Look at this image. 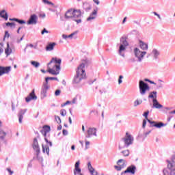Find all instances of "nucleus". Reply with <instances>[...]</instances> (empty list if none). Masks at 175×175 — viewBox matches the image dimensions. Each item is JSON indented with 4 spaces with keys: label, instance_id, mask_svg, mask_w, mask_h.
Returning a JSON list of instances; mask_svg holds the SVG:
<instances>
[{
    "label": "nucleus",
    "instance_id": "obj_46",
    "mask_svg": "<svg viewBox=\"0 0 175 175\" xmlns=\"http://www.w3.org/2000/svg\"><path fill=\"white\" fill-rule=\"evenodd\" d=\"M25 36V34H23L20 39H18L16 40V43H18V44L21 43L22 40H24Z\"/></svg>",
    "mask_w": 175,
    "mask_h": 175
},
{
    "label": "nucleus",
    "instance_id": "obj_34",
    "mask_svg": "<svg viewBox=\"0 0 175 175\" xmlns=\"http://www.w3.org/2000/svg\"><path fill=\"white\" fill-rule=\"evenodd\" d=\"M6 27H10V28H16V23L14 22L5 23Z\"/></svg>",
    "mask_w": 175,
    "mask_h": 175
},
{
    "label": "nucleus",
    "instance_id": "obj_4",
    "mask_svg": "<svg viewBox=\"0 0 175 175\" xmlns=\"http://www.w3.org/2000/svg\"><path fill=\"white\" fill-rule=\"evenodd\" d=\"M133 140H135L133 136L129 134V133L126 132L124 137L121 139V142H123L124 145L123 146L119 145V150H122V148H128L129 146L133 144Z\"/></svg>",
    "mask_w": 175,
    "mask_h": 175
},
{
    "label": "nucleus",
    "instance_id": "obj_22",
    "mask_svg": "<svg viewBox=\"0 0 175 175\" xmlns=\"http://www.w3.org/2000/svg\"><path fill=\"white\" fill-rule=\"evenodd\" d=\"M0 17L1 18H3L5 21H8V19L9 18V14H8V12H6L5 10H2L0 11Z\"/></svg>",
    "mask_w": 175,
    "mask_h": 175
},
{
    "label": "nucleus",
    "instance_id": "obj_9",
    "mask_svg": "<svg viewBox=\"0 0 175 175\" xmlns=\"http://www.w3.org/2000/svg\"><path fill=\"white\" fill-rule=\"evenodd\" d=\"M146 51H142L137 47H135L134 49V55L135 58H137L138 62H142V61H143V59L144 58V55H146Z\"/></svg>",
    "mask_w": 175,
    "mask_h": 175
},
{
    "label": "nucleus",
    "instance_id": "obj_64",
    "mask_svg": "<svg viewBox=\"0 0 175 175\" xmlns=\"http://www.w3.org/2000/svg\"><path fill=\"white\" fill-rule=\"evenodd\" d=\"M150 132H151V130H150V131H148V132L144 133L145 137H144V139H145V137H146V136H148V134H149Z\"/></svg>",
    "mask_w": 175,
    "mask_h": 175
},
{
    "label": "nucleus",
    "instance_id": "obj_18",
    "mask_svg": "<svg viewBox=\"0 0 175 175\" xmlns=\"http://www.w3.org/2000/svg\"><path fill=\"white\" fill-rule=\"evenodd\" d=\"M28 109H21L18 112V122L19 124H23V118H24V114L27 113V111Z\"/></svg>",
    "mask_w": 175,
    "mask_h": 175
},
{
    "label": "nucleus",
    "instance_id": "obj_52",
    "mask_svg": "<svg viewBox=\"0 0 175 175\" xmlns=\"http://www.w3.org/2000/svg\"><path fill=\"white\" fill-rule=\"evenodd\" d=\"M92 113L94 114V116H96V117H98V115L99 114L98 111H95V110L90 111V114H92Z\"/></svg>",
    "mask_w": 175,
    "mask_h": 175
},
{
    "label": "nucleus",
    "instance_id": "obj_14",
    "mask_svg": "<svg viewBox=\"0 0 175 175\" xmlns=\"http://www.w3.org/2000/svg\"><path fill=\"white\" fill-rule=\"evenodd\" d=\"M64 18L66 20H69V18H72L73 20L74 18H76V14L73 13V9H69L66 12Z\"/></svg>",
    "mask_w": 175,
    "mask_h": 175
},
{
    "label": "nucleus",
    "instance_id": "obj_3",
    "mask_svg": "<svg viewBox=\"0 0 175 175\" xmlns=\"http://www.w3.org/2000/svg\"><path fill=\"white\" fill-rule=\"evenodd\" d=\"M32 148L36 152V157H33V161L37 159L39 162H43V157H40V146H39V142L36 138H33L32 143Z\"/></svg>",
    "mask_w": 175,
    "mask_h": 175
},
{
    "label": "nucleus",
    "instance_id": "obj_36",
    "mask_svg": "<svg viewBox=\"0 0 175 175\" xmlns=\"http://www.w3.org/2000/svg\"><path fill=\"white\" fill-rule=\"evenodd\" d=\"M42 130L45 131L46 133H49V132H50V131H51V127H50V126H49V125H44L42 127Z\"/></svg>",
    "mask_w": 175,
    "mask_h": 175
},
{
    "label": "nucleus",
    "instance_id": "obj_30",
    "mask_svg": "<svg viewBox=\"0 0 175 175\" xmlns=\"http://www.w3.org/2000/svg\"><path fill=\"white\" fill-rule=\"evenodd\" d=\"M50 80H55L56 81H59L57 77H46L44 83L49 85V81H50Z\"/></svg>",
    "mask_w": 175,
    "mask_h": 175
},
{
    "label": "nucleus",
    "instance_id": "obj_21",
    "mask_svg": "<svg viewBox=\"0 0 175 175\" xmlns=\"http://www.w3.org/2000/svg\"><path fill=\"white\" fill-rule=\"evenodd\" d=\"M57 45L55 42H49L45 47L46 51H53L54 50V47Z\"/></svg>",
    "mask_w": 175,
    "mask_h": 175
},
{
    "label": "nucleus",
    "instance_id": "obj_16",
    "mask_svg": "<svg viewBox=\"0 0 175 175\" xmlns=\"http://www.w3.org/2000/svg\"><path fill=\"white\" fill-rule=\"evenodd\" d=\"M12 69L11 66H0V76H3V75H6L7 73H9Z\"/></svg>",
    "mask_w": 175,
    "mask_h": 175
},
{
    "label": "nucleus",
    "instance_id": "obj_24",
    "mask_svg": "<svg viewBox=\"0 0 175 175\" xmlns=\"http://www.w3.org/2000/svg\"><path fill=\"white\" fill-rule=\"evenodd\" d=\"M139 47L142 50H148V44H146L142 40H139Z\"/></svg>",
    "mask_w": 175,
    "mask_h": 175
},
{
    "label": "nucleus",
    "instance_id": "obj_26",
    "mask_svg": "<svg viewBox=\"0 0 175 175\" xmlns=\"http://www.w3.org/2000/svg\"><path fill=\"white\" fill-rule=\"evenodd\" d=\"M83 8L84 10H85V12H88L92 9L91 4H90V3L85 2L83 4Z\"/></svg>",
    "mask_w": 175,
    "mask_h": 175
},
{
    "label": "nucleus",
    "instance_id": "obj_35",
    "mask_svg": "<svg viewBox=\"0 0 175 175\" xmlns=\"http://www.w3.org/2000/svg\"><path fill=\"white\" fill-rule=\"evenodd\" d=\"M31 64L34 66V68H39L40 66V63L36 61H31Z\"/></svg>",
    "mask_w": 175,
    "mask_h": 175
},
{
    "label": "nucleus",
    "instance_id": "obj_2",
    "mask_svg": "<svg viewBox=\"0 0 175 175\" xmlns=\"http://www.w3.org/2000/svg\"><path fill=\"white\" fill-rule=\"evenodd\" d=\"M148 114H150V111L147 110L146 111L144 112L143 116L145 118V120L148 121V122L150 124V128H157L158 129H161V128H163V126H166L167 123H163L162 122H155L150 120L148 119Z\"/></svg>",
    "mask_w": 175,
    "mask_h": 175
},
{
    "label": "nucleus",
    "instance_id": "obj_63",
    "mask_svg": "<svg viewBox=\"0 0 175 175\" xmlns=\"http://www.w3.org/2000/svg\"><path fill=\"white\" fill-rule=\"evenodd\" d=\"M36 135H37L36 137H34V139H36L38 140V139H40V135L39 134V133L37 131L35 133Z\"/></svg>",
    "mask_w": 175,
    "mask_h": 175
},
{
    "label": "nucleus",
    "instance_id": "obj_6",
    "mask_svg": "<svg viewBox=\"0 0 175 175\" xmlns=\"http://www.w3.org/2000/svg\"><path fill=\"white\" fill-rule=\"evenodd\" d=\"M139 93L141 95H146L147 92L150 91V85L148 83L143 80H140L139 82Z\"/></svg>",
    "mask_w": 175,
    "mask_h": 175
},
{
    "label": "nucleus",
    "instance_id": "obj_5",
    "mask_svg": "<svg viewBox=\"0 0 175 175\" xmlns=\"http://www.w3.org/2000/svg\"><path fill=\"white\" fill-rule=\"evenodd\" d=\"M126 39H128V37L126 36H122L120 38L121 44L119 46L118 54L123 57H125V53H124V51H125V50H126V47L129 46V43L128 42Z\"/></svg>",
    "mask_w": 175,
    "mask_h": 175
},
{
    "label": "nucleus",
    "instance_id": "obj_53",
    "mask_svg": "<svg viewBox=\"0 0 175 175\" xmlns=\"http://www.w3.org/2000/svg\"><path fill=\"white\" fill-rule=\"evenodd\" d=\"M146 125H147V120L144 119L142 122V128L144 129L146 128Z\"/></svg>",
    "mask_w": 175,
    "mask_h": 175
},
{
    "label": "nucleus",
    "instance_id": "obj_29",
    "mask_svg": "<svg viewBox=\"0 0 175 175\" xmlns=\"http://www.w3.org/2000/svg\"><path fill=\"white\" fill-rule=\"evenodd\" d=\"M12 48H10V45L9 44V42L7 43V47L5 49V54L8 56L12 54Z\"/></svg>",
    "mask_w": 175,
    "mask_h": 175
},
{
    "label": "nucleus",
    "instance_id": "obj_19",
    "mask_svg": "<svg viewBox=\"0 0 175 175\" xmlns=\"http://www.w3.org/2000/svg\"><path fill=\"white\" fill-rule=\"evenodd\" d=\"M98 14V8L94 9L93 12L90 14V16L88 17L87 21H91V20H95L96 18V15Z\"/></svg>",
    "mask_w": 175,
    "mask_h": 175
},
{
    "label": "nucleus",
    "instance_id": "obj_11",
    "mask_svg": "<svg viewBox=\"0 0 175 175\" xmlns=\"http://www.w3.org/2000/svg\"><path fill=\"white\" fill-rule=\"evenodd\" d=\"M38 15L33 14L30 15L28 21H27V25H36L38 24Z\"/></svg>",
    "mask_w": 175,
    "mask_h": 175
},
{
    "label": "nucleus",
    "instance_id": "obj_25",
    "mask_svg": "<svg viewBox=\"0 0 175 175\" xmlns=\"http://www.w3.org/2000/svg\"><path fill=\"white\" fill-rule=\"evenodd\" d=\"M127 170H129L130 174H135V173H136V165H129V167H127Z\"/></svg>",
    "mask_w": 175,
    "mask_h": 175
},
{
    "label": "nucleus",
    "instance_id": "obj_39",
    "mask_svg": "<svg viewBox=\"0 0 175 175\" xmlns=\"http://www.w3.org/2000/svg\"><path fill=\"white\" fill-rule=\"evenodd\" d=\"M163 175H170V169L169 167L165 168L163 170Z\"/></svg>",
    "mask_w": 175,
    "mask_h": 175
},
{
    "label": "nucleus",
    "instance_id": "obj_48",
    "mask_svg": "<svg viewBox=\"0 0 175 175\" xmlns=\"http://www.w3.org/2000/svg\"><path fill=\"white\" fill-rule=\"evenodd\" d=\"M124 79V76L120 75L118 78V84L122 83V79Z\"/></svg>",
    "mask_w": 175,
    "mask_h": 175
},
{
    "label": "nucleus",
    "instance_id": "obj_12",
    "mask_svg": "<svg viewBox=\"0 0 175 175\" xmlns=\"http://www.w3.org/2000/svg\"><path fill=\"white\" fill-rule=\"evenodd\" d=\"M117 165H115L114 169L117 170L118 172H121L124 167H126V164H125V160L120 159L117 161Z\"/></svg>",
    "mask_w": 175,
    "mask_h": 175
},
{
    "label": "nucleus",
    "instance_id": "obj_60",
    "mask_svg": "<svg viewBox=\"0 0 175 175\" xmlns=\"http://www.w3.org/2000/svg\"><path fill=\"white\" fill-rule=\"evenodd\" d=\"M126 173H129V170H128V168H126V170H125L124 171L121 172V175H125L126 174Z\"/></svg>",
    "mask_w": 175,
    "mask_h": 175
},
{
    "label": "nucleus",
    "instance_id": "obj_51",
    "mask_svg": "<svg viewBox=\"0 0 175 175\" xmlns=\"http://www.w3.org/2000/svg\"><path fill=\"white\" fill-rule=\"evenodd\" d=\"M68 105H70V101L67 100L66 103L61 105V107H64V106H68Z\"/></svg>",
    "mask_w": 175,
    "mask_h": 175
},
{
    "label": "nucleus",
    "instance_id": "obj_43",
    "mask_svg": "<svg viewBox=\"0 0 175 175\" xmlns=\"http://www.w3.org/2000/svg\"><path fill=\"white\" fill-rule=\"evenodd\" d=\"M77 33H79V31H74L73 33H72L71 34H69L68 36V38H73V36H75V35H77Z\"/></svg>",
    "mask_w": 175,
    "mask_h": 175
},
{
    "label": "nucleus",
    "instance_id": "obj_58",
    "mask_svg": "<svg viewBox=\"0 0 175 175\" xmlns=\"http://www.w3.org/2000/svg\"><path fill=\"white\" fill-rule=\"evenodd\" d=\"M131 33L132 35H137V33H139V31H138L137 30H136V29H134V30H133V31L131 32Z\"/></svg>",
    "mask_w": 175,
    "mask_h": 175
},
{
    "label": "nucleus",
    "instance_id": "obj_44",
    "mask_svg": "<svg viewBox=\"0 0 175 175\" xmlns=\"http://www.w3.org/2000/svg\"><path fill=\"white\" fill-rule=\"evenodd\" d=\"M89 172L90 173V174H92L94 173V172H95V168H94V167H89L88 168Z\"/></svg>",
    "mask_w": 175,
    "mask_h": 175
},
{
    "label": "nucleus",
    "instance_id": "obj_62",
    "mask_svg": "<svg viewBox=\"0 0 175 175\" xmlns=\"http://www.w3.org/2000/svg\"><path fill=\"white\" fill-rule=\"evenodd\" d=\"M7 171L8 172L10 175H12L14 173V172L10 168H7Z\"/></svg>",
    "mask_w": 175,
    "mask_h": 175
},
{
    "label": "nucleus",
    "instance_id": "obj_56",
    "mask_svg": "<svg viewBox=\"0 0 175 175\" xmlns=\"http://www.w3.org/2000/svg\"><path fill=\"white\" fill-rule=\"evenodd\" d=\"M72 21H75L77 24H80V23H81V19H76V18H74Z\"/></svg>",
    "mask_w": 175,
    "mask_h": 175
},
{
    "label": "nucleus",
    "instance_id": "obj_61",
    "mask_svg": "<svg viewBox=\"0 0 175 175\" xmlns=\"http://www.w3.org/2000/svg\"><path fill=\"white\" fill-rule=\"evenodd\" d=\"M95 81H96V79H94L93 81L92 80H90L88 81V84H90V85H91L92 84H94V83H95Z\"/></svg>",
    "mask_w": 175,
    "mask_h": 175
},
{
    "label": "nucleus",
    "instance_id": "obj_54",
    "mask_svg": "<svg viewBox=\"0 0 175 175\" xmlns=\"http://www.w3.org/2000/svg\"><path fill=\"white\" fill-rule=\"evenodd\" d=\"M145 81H148V83H150V84H154V85H157V83L154 82V81H151L148 79H145Z\"/></svg>",
    "mask_w": 175,
    "mask_h": 175
},
{
    "label": "nucleus",
    "instance_id": "obj_37",
    "mask_svg": "<svg viewBox=\"0 0 175 175\" xmlns=\"http://www.w3.org/2000/svg\"><path fill=\"white\" fill-rule=\"evenodd\" d=\"M81 174V168H75L74 175Z\"/></svg>",
    "mask_w": 175,
    "mask_h": 175
},
{
    "label": "nucleus",
    "instance_id": "obj_42",
    "mask_svg": "<svg viewBox=\"0 0 175 175\" xmlns=\"http://www.w3.org/2000/svg\"><path fill=\"white\" fill-rule=\"evenodd\" d=\"M55 121H56L58 124H61L62 120H61V118H59V116L55 115Z\"/></svg>",
    "mask_w": 175,
    "mask_h": 175
},
{
    "label": "nucleus",
    "instance_id": "obj_33",
    "mask_svg": "<svg viewBox=\"0 0 175 175\" xmlns=\"http://www.w3.org/2000/svg\"><path fill=\"white\" fill-rule=\"evenodd\" d=\"M5 137H6V132L3 131V130L0 129V139H1V140H5Z\"/></svg>",
    "mask_w": 175,
    "mask_h": 175
},
{
    "label": "nucleus",
    "instance_id": "obj_7",
    "mask_svg": "<svg viewBox=\"0 0 175 175\" xmlns=\"http://www.w3.org/2000/svg\"><path fill=\"white\" fill-rule=\"evenodd\" d=\"M44 140L46 143V145L42 144V152L43 154H46L49 157L50 155V147H53V142L49 140L47 137H44Z\"/></svg>",
    "mask_w": 175,
    "mask_h": 175
},
{
    "label": "nucleus",
    "instance_id": "obj_1",
    "mask_svg": "<svg viewBox=\"0 0 175 175\" xmlns=\"http://www.w3.org/2000/svg\"><path fill=\"white\" fill-rule=\"evenodd\" d=\"M90 62L88 59H85L78 66L76 75L72 79V84H79L80 81L85 79V70H84V68L88 66Z\"/></svg>",
    "mask_w": 175,
    "mask_h": 175
},
{
    "label": "nucleus",
    "instance_id": "obj_38",
    "mask_svg": "<svg viewBox=\"0 0 175 175\" xmlns=\"http://www.w3.org/2000/svg\"><path fill=\"white\" fill-rule=\"evenodd\" d=\"M142 103H143V100H138V99H137V100L134 102V107H136L137 106H139V105H142Z\"/></svg>",
    "mask_w": 175,
    "mask_h": 175
},
{
    "label": "nucleus",
    "instance_id": "obj_31",
    "mask_svg": "<svg viewBox=\"0 0 175 175\" xmlns=\"http://www.w3.org/2000/svg\"><path fill=\"white\" fill-rule=\"evenodd\" d=\"M47 72L50 73V75H53V76H57V75H59V70L58 71H55L54 69L53 68H49L47 70Z\"/></svg>",
    "mask_w": 175,
    "mask_h": 175
},
{
    "label": "nucleus",
    "instance_id": "obj_23",
    "mask_svg": "<svg viewBox=\"0 0 175 175\" xmlns=\"http://www.w3.org/2000/svg\"><path fill=\"white\" fill-rule=\"evenodd\" d=\"M10 21H15L16 23H18V24H20L21 25H23V24H26L27 21L23 20V19H18L17 18H10Z\"/></svg>",
    "mask_w": 175,
    "mask_h": 175
},
{
    "label": "nucleus",
    "instance_id": "obj_8",
    "mask_svg": "<svg viewBox=\"0 0 175 175\" xmlns=\"http://www.w3.org/2000/svg\"><path fill=\"white\" fill-rule=\"evenodd\" d=\"M55 64L54 67L55 68L57 72L61 70V64H62V59L57 57H52L51 61L47 64V66H50L52 64Z\"/></svg>",
    "mask_w": 175,
    "mask_h": 175
},
{
    "label": "nucleus",
    "instance_id": "obj_28",
    "mask_svg": "<svg viewBox=\"0 0 175 175\" xmlns=\"http://www.w3.org/2000/svg\"><path fill=\"white\" fill-rule=\"evenodd\" d=\"M158 92L157 91L150 92L148 96V99H157V95Z\"/></svg>",
    "mask_w": 175,
    "mask_h": 175
},
{
    "label": "nucleus",
    "instance_id": "obj_10",
    "mask_svg": "<svg viewBox=\"0 0 175 175\" xmlns=\"http://www.w3.org/2000/svg\"><path fill=\"white\" fill-rule=\"evenodd\" d=\"M49 90H50V85L44 82L40 92L41 99H44V98L47 96V91H49Z\"/></svg>",
    "mask_w": 175,
    "mask_h": 175
},
{
    "label": "nucleus",
    "instance_id": "obj_27",
    "mask_svg": "<svg viewBox=\"0 0 175 175\" xmlns=\"http://www.w3.org/2000/svg\"><path fill=\"white\" fill-rule=\"evenodd\" d=\"M152 54L153 55V58L154 59H158V57L161 55V52H159L157 49H154L152 51Z\"/></svg>",
    "mask_w": 175,
    "mask_h": 175
},
{
    "label": "nucleus",
    "instance_id": "obj_40",
    "mask_svg": "<svg viewBox=\"0 0 175 175\" xmlns=\"http://www.w3.org/2000/svg\"><path fill=\"white\" fill-rule=\"evenodd\" d=\"M121 154H122L123 157H129V150H122Z\"/></svg>",
    "mask_w": 175,
    "mask_h": 175
},
{
    "label": "nucleus",
    "instance_id": "obj_20",
    "mask_svg": "<svg viewBox=\"0 0 175 175\" xmlns=\"http://www.w3.org/2000/svg\"><path fill=\"white\" fill-rule=\"evenodd\" d=\"M153 105L152 106V109H162L163 107V105H162L159 102H158V100L157 98H154L152 100Z\"/></svg>",
    "mask_w": 175,
    "mask_h": 175
},
{
    "label": "nucleus",
    "instance_id": "obj_47",
    "mask_svg": "<svg viewBox=\"0 0 175 175\" xmlns=\"http://www.w3.org/2000/svg\"><path fill=\"white\" fill-rule=\"evenodd\" d=\"M80 168V161L78 160L75 164V169Z\"/></svg>",
    "mask_w": 175,
    "mask_h": 175
},
{
    "label": "nucleus",
    "instance_id": "obj_57",
    "mask_svg": "<svg viewBox=\"0 0 175 175\" xmlns=\"http://www.w3.org/2000/svg\"><path fill=\"white\" fill-rule=\"evenodd\" d=\"M170 170V175H175V168H172Z\"/></svg>",
    "mask_w": 175,
    "mask_h": 175
},
{
    "label": "nucleus",
    "instance_id": "obj_59",
    "mask_svg": "<svg viewBox=\"0 0 175 175\" xmlns=\"http://www.w3.org/2000/svg\"><path fill=\"white\" fill-rule=\"evenodd\" d=\"M153 14H154V16H157V17H158L159 20L162 19V18H161V15H159V14H157V12H153Z\"/></svg>",
    "mask_w": 175,
    "mask_h": 175
},
{
    "label": "nucleus",
    "instance_id": "obj_55",
    "mask_svg": "<svg viewBox=\"0 0 175 175\" xmlns=\"http://www.w3.org/2000/svg\"><path fill=\"white\" fill-rule=\"evenodd\" d=\"M68 133H69L67 131L66 129H63L62 134H63L64 136H68Z\"/></svg>",
    "mask_w": 175,
    "mask_h": 175
},
{
    "label": "nucleus",
    "instance_id": "obj_45",
    "mask_svg": "<svg viewBox=\"0 0 175 175\" xmlns=\"http://www.w3.org/2000/svg\"><path fill=\"white\" fill-rule=\"evenodd\" d=\"M60 114L62 117H65V116H66V110L65 109H62L60 111Z\"/></svg>",
    "mask_w": 175,
    "mask_h": 175
},
{
    "label": "nucleus",
    "instance_id": "obj_17",
    "mask_svg": "<svg viewBox=\"0 0 175 175\" xmlns=\"http://www.w3.org/2000/svg\"><path fill=\"white\" fill-rule=\"evenodd\" d=\"M167 163L168 169H175V155L172 157L171 161L167 160Z\"/></svg>",
    "mask_w": 175,
    "mask_h": 175
},
{
    "label": "nucleus",
    "instance_id": "obj_15",
    "mask_svg": "<svg viewBox=\"0 0 175 175\" xmlns=\"http://www.w3.org/2000/svg\"><path fill=\"white\" fill-rule=\"evenodd\" d=\"M96 131V128L90 127L88 130V133L85 135L86 139H90L92 136H98Z\"/></svg>",
    "mask_w": 175,
    "mask_h": 175
},
{
    "label": "nucleus",
    "instance_id": "obj_50",
    "mask_svg": "<svg viewBox=\"0 0 175 175\" xmlns=\"http://www.w3.org/2000/svg\"><path fill=\"white\" fill-rule=\"evenodd\" d=\"M49 31L47 30V29L44 28L42 31H41V35H44V33H49Z\"/></svg>",
    "mask_w": 175,
    "mask_h": 175
},
{
    "label": "nucleus",
    "instance_id": "obj_49",
    "mask_svg": "<svg viewBox=\"0 0 175 175\" xmlns=\"http://www.w3.org/2000/svg\"><path fill=\"white\" fill-rule=\"evenodd\" d=\"M55 96H59L61 95V90H56L55 91Z\"/></svg>",
    "mask_w": 175,
    "mask_h": 175
},
{
    "label": "nucleus",
    "instance_id": "obj_41",
    "mask_svg": "<svg viewBox=\"0 0 175 175\" xmlns=\"http://www.w3.org/2000/svg\"><path fill=\"white\" fill-rule=\"evenodd\" d=\"M6 38L8 39H9V38H10V34L9 33L8 31H5V35H4L3 40H5V39H6Z\"/></svg>",
    "mask_w": 175,
    "mask_h": 175
},
{
    "label": "nucleus",
    "instance_id": "obj_13",
    "mask_svg": "<svg viewBox=\"0 0 175 175\" xmlns=\"http://www.w3.org/2000/svg\"><path fill=\"white\" fill-rule=\"evenodd\" d=\"M36 99H38V96L35 94V90L33 89L31 92L29 94L28 96L25 98V101L27 103H29L31 100H36Z\"/></svg>",
    "mask_w": 175,
    "mask_h": 175
},
{
    "label": "nucleus",
    "instance_id": "obj_32",
    "mask_svg": "<svg viewBox=\"0 0 175 175\" xmlns=\"http://www.w3.org/2000/svg\"><path fill=\"white\" fill-rule=\"evenodd\" d=\"M73 13H75L76 14L75 15L76 18H79V17H81V10L74 9Z\"/></svg>",
    "mask_w": 175,
    "mask_h": 175
}]
</instances>
